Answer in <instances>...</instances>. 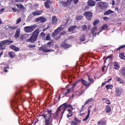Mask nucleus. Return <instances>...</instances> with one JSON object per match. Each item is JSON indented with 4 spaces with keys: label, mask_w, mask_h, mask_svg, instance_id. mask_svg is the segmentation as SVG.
<instances>
[{
    "label": "nucleus",
    "mask_w": 125,
    "mask_h": 125,
    "mask_svg": "<svg viewBox=\"0 0 125 125\" xmlns=\"http://www.w3.org/2000/svg\"><path fill=\"white\" fill-rule=\"evenodd\" d=\"M52 111L51 110H48L47 114L43 115L44 118L45 120V125H52V124H50L52 122V119L51 117L52 115L54 114L52 113ZM56 113V112L55 114H56V116H57L58 115H57Z\"/></svg>",
    "instance_id": "1"
},
{
    "label": "nucleus",
    "mask_w": 125,
    "mask_h": 125,
    "mask_svg": "<svg viewBox=\"0 0 125 125\" xmlns=\"http://www.w3.org/2000/svg\"><path fill=\"white\" fill-rule=\"evenodd\" d=\"M68 107H70L72 109V110H73V107L71 105H68L67 103H65L61 105L58 107L56 111V114L57 115H58L59 113L61 112L62 114V117L63 114L66 110V108Z\"/></svg>",
    "instance_id": "2"
},
{
    "label": "nucleus",
    "mask_w": 125,
    "mask_h": 125,
    "mask_svg": "<svg viewBox=\"0 0 125 125\" xmlns=\"http://www.w3.org/2000/svg\"><path fill=\"white\" fill-rule=\"evenodd\" d=\"M39 31L38 29L35 30L33 32L32 35L27 40V42H29L33 43L35 42L36 41L39 33Z\"/></svg>",
    "instance_id": "3"
},
{
    "label": "nucleus",
    "mask_w": 125,
    "mask_h": 125,
    "mask_svg": "<svg viewBox=\"0 0 125 125\" xmlns=\"http://www.w3.org/2000/svg\"><path fill=\"white\" fill-rule=\"evenodd\" d=\"M13 42V41H10L9 39L6 40L1 42H0V49H4L6 45H10Z\"/></svg>",
    "instance_id": "4"
},
{
    "label": "nucleus",
    "mask_w": 125,
    "mask_h": 125,
    "mask_svg": "<svg viewBox=\"0 0 125 125\" xmlns=\"http://www.w3.org/2000/svg\"><path fill=\"white\" fill-rule=\"evenodd\" d=\"M37 25L34 24L33 25L26 26L24 28V31L27 33H30L36 27Z\"/></svg>",
    "instance_id": "5"
},
{
    "label": "nucleus",
    "mask_w": 125,
    "mask_h": 125,
    "mask_svg": "<svg viewBox=\"0 0 125 125\" xmlns=\"http://www.w3.org/2000/svg\"><path fill=\"white\" fill-rule=\"evenodd\" d=\"M16 95H19V98L18 99L16 98L15 100L13 101L11 103V105L12 107H14L16 109H18V104H16V103L17 102H19V101L20 99H21V98L20 96V94H19L16 93Z\"/></svg>",
    "instance_id": "6"
},
{
    "label": "nucleus",
    "mask_w": 125,
    "mask_h": 125,
    "mask_svg": "<svg viewBox=\"0 0 125 125\" xmlns=\"http://www.w3.org/2000/svg\"><path fill=\"white\" fill-rule=\"evenodd\" d=\"M84 15L88 20H90L92 19V14L91 12L89 11L85 12L84 13Z\"/></svg>",
    "instance_id": "7"
},
{
    "label": "nucleus",
    "mask_w": 125,
    "mask_h": 125,
    "mask_svg": "<svg viewBox=\"0 0 125 125\" xmlns=\"http://www.w3.org/2000/svg\"><path fill=\"white\" fill-rule=\"evenodd\" d=\"M46 20V18L44 17L41 16L36 18L35 21L37 22L40 21L42 23L45 22Z\"/></svg>",
    "instance_id": "8"
},
{
    "label": "nucleus",
    "mask_w": 125,
    "mask_h": 125,
    "mask_svg": "<svg viewBox=\"0 0 125 125\" xmlns=\"http://www.w3.org/2000/svg\"><path fill=\"white\" fill-rule=\"evenodd\" d=\"M116 95L118 96H120L122 92V89L120 87H116L115 88Z\"/></svg>",
    "instance_id": "9"
},
{
    "label": "nucleus",
    "mask_w": 125,
    "mask_h": 125,
    "mask_svg": "<svg viewBox=\"0 0 125 125\" xmlns=\"http://www.w3.org/2000/svg\"><path fill=\"white\" fill-rule=\"evenodd\" d=\"M88 80L89 81V83L87 82L86 81L83 80V79L81 80L80 81L82 82L84 85L87 86H88L91 83V80L89 77H88Z\"/></svg>",
    "instance_id": "10"
},
{
    "label": "nucleus",
    "mask_w": 125,
    "mask_h": 125,
    "mask_svg": "<svg viewBox=\"0 0 125 125\" xmlns=\"http://www.w3.org/2000/svg\"><path fill=\"white\" fill-rule=\"evenodd\" d=\"M0 66H1V67H2V68H3L4 69V72H8V70L5 68H8L9 66L8 65L5 64H4V63H3L0 64Z\"/></svg>",
    "instance_id": "11"
},
{
    "label": "nucleus",
    "mask_w": 125,
    "mask_h": 125,
    "mask_svg": "<svg viewBox=\"0 0 125 125\" xmlns=\"http://www.w3.org/2000/svg\"><path fill=\"white\" fill-rule=\"evenodd\" d=\"M88 4L90 6H95L96 4V2L92 0H89L88 1Z\"/></svg>",
    "instance_id": "12"
},
{
    "label": "nucleus",
    "mask_w": 125,
    "mask_h": 125,
    "mask_svg": "<svg viewBox=\"0 0 125 125\" xmlns=\"http://www.w3.org/2000/svg\"><path fill=\"white\" fill-rule=\"evenodd\" d=\"M16 6L17 7L22 11H24L25 10V7L24 6L21 4L20 3L19 4H16Z\"/></svg>",
    "instance_id": "13"
},
{
    "label": "nucleus",
    "mask_w": 125,
    "mask_h": 125,
    "mask_svg": "<svg viewBox=\"0 0 125 125\" xmlns=\"http://www.w3.org/2000/svg\"><path fill=\"white\" fill-rule=\"evenodd\" d=\"M73 0H67L66 2H62V3L63 5L67 7L71 3V2Z\"/></svg>",
    "instance_id": "14"
},
{
    "label": "nucleus",
    "mask_w": 125,
    "mask_h": 125,
    "mask_svg": "<svg viewBox=\"0 0 125 125\" xmlns=\"http://www.w3.org/2000/svg\"><path fill=\"white\" fill-rule=\"evenodd\" d=\"M43 12L42 10H37L33 12L32 14L34 16L36 15H39L41 14Z\"/></svg>",
    "instance_id": "15"
},
{
    "label": "nucleus",
    "mask_w": 125,
    "mask_h": 125,
    "mask_svg": "<svg viewBox=\"0 0 125 125\" xmlns=\"http://www.w3.org/2000/svg\"><path fill=\"white\" fill-rule=\"evenodd\" d=\"M97 30L96 26H94V27L92 29L91 31L93 35V36H94V37H95L96 35V34L97 33H95L94 32L97 31Z\"/></svg>",
    "instance_id": "16"
},
{
    "label": "nucleus",
    "mask_w": 125,
    "mask_h": 125,
    "mask_svg": "<svg viewBox=\"0 0 125 125\" xmlns=\"http://www.w3.org/2000/svg\"><path fill=\"white\" fill-rule=\"evenodd\" d=\"M10 47L11 49L13 50L16 52L20 50V49L19 47H16L14 45H10Z\"/></svg>",
    "instance_id": "17"
},
{
    "label": "nucleus",
    "mask_w": 125,
    "mask_h": 125,
    "mask_svg": "<svg viewBox=\"0 0 125 125\" xmlns=\"http://www.w3.org/2000/svg\"><path fill=\"white\" fill-rule=\"evenodd\" d=\"M44 45L42 47H40L39 48V50H42L44 52H48L51 51L50 50H49L46 49H45L43 47Z\"/></svg>",
    "instance_id": "18"
},
{
    "label": "nucleus",
    "mask_w": 125,
    "mask_h": 125,
    "mask_svg": "<svg viewBox=\"0 0 125 125\" xmlns=\"http://www.w3.org/2000/svg\"><path fill=\"white\" fill-rule=\"evenodd\" d=\"M29 36V34L27 33L22 34L21 35L20 37V39L22 40H23Z\"/></svg>",
    "instance_id": "19"
},
{
    "label": "nucleus",
    "mask_w": 125,
    "mask_h": 125,
    "mask_svg": "<svg viewBox=\"0 0 125 125\" xmlns=\"http://www.w3.org/2000/svg\"><path fill=\"white\" fill-rule=\"evenodd\" d=\"M8 54L11 58H13L16 55L15 52H9Z\"/></svg>",
    "instance_id": "20"
},
{
    "label": "nucleus",
    "mask_w": 125,
    "mask_h": 125,
    "mask_svg": "<svg viewBox=\"0 0 125 125\" xmlns=\"http://www.w3.org/2000/svg\"><path fill=\"white\" fill-rule=\"evenodd\" d=\"M20 34V29H18L16 31L15 34L14 35V37L16 38H17L19 36Z\"/></svg>",
    "instance_id": "21"
},
{
    "label": "nucleus",
    "mask_w": 125,
    "mask_h": 125,
    "mask_svg": "<svg viewBox=\"0 0 125 125\" xmlns=\"http://www.w3.org/2000/svg\"><path fill=\"white\" fill-rule=\"evenodd\" d=\"M57 20L56 17L54 16L52 17V23L53 24H56L57 22Z\"/></svg>",
    "instance_id": "22"
},
{
    "label": "nucleus",
    "mask_w": 125,
    "mask_h": 125,
    "mask_svg": "<svg viewBox=\"0 0 125 125\" xmlns=\"http://www.w3.org/2000/svg\"><path fill=\"white\" fill-rule=\"evenodd\" d=\"M61 46L64 48H68L71 46L69 44L64 43H62Z\"/></svg>",
    "instance_id": "23"
},
{
    "label": "nucleus",
    "mask_w": 125,
    "mask_h": 125,
    "mask_svg": "<svg viewBox=\"0 0 125 125\" xmlns=\"http://www.w3.org/2000/svg\"><path fill=\"white\" fill-rule=\"evenodd\" d=\"M116 80L120 83L123 84L124 83V81L121 78L117 77L116 78Z\"/></svg>",
    "instance_id": "24"
},
{
    "label": "nucleus",
    "mask_w": 125,
    "mask_h": 125,
    "mask_svg": "<svg viewBox=\"0 0 125 125\" xmlns=\"http://www.w3.org/2000/svg\"><path fill=\"white\" fill-rule=\"evenodd\" d=\"M50 1V0H47L45 2V5L46 7L47 8H50L49 3Z\"/></svg>",
    "instance_id": "25"
},
{
    "label": "nucleus",
    "mask_w": 125,
    "mask_h": 125,
    "mask_svg": "<svg viewBox=\"0 0 125 125\" xmlns=\"http://www.w3.org/2000/svg\"><path fill=\"white\" fill-rule=\"evenodd\" d=\"M104 3L102 2H100L99 3L98 6L99 8L101 9H104L103 6Z\"/></svg>",
    "instance_id": "26"
},
{
    "label": "nucleus",
    "mask_w": 125,
    "mask_h": 125,
    "mask_svg": "<svg viewBox=\"0 0 125 125\" xmlns=\"http://www.w3.org/2000/svg\"><path fill=\"white\" fill-rule=\"evenodd\" d=\"M124 53L123 52L121 53H120L119 56L120 58L122 59L125 60V56L124 55Z\"/></svg>",
    "instance_id": "27"
},
{
    "label": "nucleus",
    "mask_w": 125,
    "mask_h": 125,
    "mask_svg": "<svg viewBox=\"0 0 125 125\" xmlns=\"http://www.w3.org/2000/svg\"><path fill=\"white\" fill-rule=\"evenodd\" d=\"M76 26H71L68 29V31H72L74 29L76 28Z\"/></svg>",
    "instance_id": "28"
},
{
    "label": "nucleus",
    "mask_w": 125,
    "mask_h": 125,
    "mask_svg": "<svg viewBox=\"0 0 125 125\" xmlns=\"http://www.w3.org/2000/svg\"><path fill=\"white\" fill-rule=\"evenodd\" d=\"M114 68L115 69H117L119 68V67L118 65V64L116 62H115L114 63Z\"/></svg>",
    "instance_id": "29"
},
{
    "label": "nucleus",
    "mask_w": 125,
    "mask_h": 125,
    "mask_svg": "<svg viewBox=\"0 0 125 125\" xmlns=\"http://www.w3.org/2000/svg\"><path fill=\"white\" fill-rule=\"evenodd\" d=\"M114 12L111 10H109L104 12V14L105 15H108L110 14L114 13Z\"/></svg>",
    "instance_id": "30"
},
{
    "label": "nucleus",
    "mask_w": 125,
    "mask_h": 125,
    "mask_svg": "<svg viewBox=\"0 0 125 125\" xmlns=\"http://www.w3.org/2000/svg\"><path fill=\"white\" fill-rule=\"evenodd\" d=\"M72 110H71V109H68L67 110V111H68L69 112V114L67 115V117L68 118L69 117L73 115V114L71 113L72 112Z\"/></svg>",
    "instance_id": "31"
},
{
    "label": "nucleus",
    "mask_w": 125,
    "mask_h": 125,
    "mask_svg": "<svg viewBox=\"0 0 125 125\" xmlns=\"http://www.w3.org/2000/svg\"><path fill=\"white\" fill-rule=\"evenodd\" d=\"M93 99H92V98H90L89 99H88L85 102V103L84 104V105L83 106V107L86 104H87L89 102H91L92 100H93Z\"/></svg>",
    "instance_id": "32"
},
{
    "label": "nucleus",
    "mask_w": 125,
    "mask_h": 125,
    "mask_svg": "<svg viewBox=\"0 0 125 125\" xmlns=\"http://www.w3.org/2000/svg\"><path fill=\"white\" fill-rule=\"evenodd\" d=\"M98 125H104L105 124V122L104 121L101 120L98 122Z\"/></svg>",
    "instance_id": "33"
},
{
    "label": "nucleus",
    "mask_w": 125,
    "mask_h": 125,
    "mask_svg": "<svg viewBox=\"0 0 125 125\" xmlns=\"http://www.w3.org/2000/svg\"><path fill=\"white\" fill-rule=\"evenodd\" d=\"M111 110L110 107L109 106H108L106 108V112L107 113L110 112Z\"/></svg>",
    "instance_id": "34"
},
{
    "label": "nucleus",
    "mask_w": 125,
    "mask_h": 125,
    "mask_svg": "<svg viewBox=\"0 0 125 125\" xmlns=\"http://www.w3.org/2000/svg\"><path fill=\"white\" fill-rule=\"evenodd\" d=\"M105 87L108 89H111L113 88V86L111 84H108Z\"/></svg>",
    "instance_id": "35"
},
{
    "label": "nucleus",
    "mask_w": 125,
    "mask_h": 125,
    "mask_svg": "<svg viewBox=\"0 0 125 125\" xmlns=\"http://www.w3.org/2000/svg\"><path fill=\"white\" fill-rule=\"evenodd\" d=\"M74 121L76 122L77 123V124L78 123H80L81 121V120L78 119L76 117H75L74 118Z\"/></svg>",
    "instance_id": "36"
},
{
    "label": "nucleus",
    "mask_w": 125,
    "mask_h": 125,
    "mask_svg": "<svg viewBox=\"0 0 125 125\" xmlns=\"http://www.w3.org/2000/svg\"><path fill=\"white\" fill-rule=\"evenodd\" d=\"M85 35H83L81 36L80 38V40L82 41H84L85 40Z\"/></svg>",
    "instance_id": "37"
},
{
    "label": "nucleus",
    "mask_w": 125,
    "mask_h": 125,
    "mask_svg": "<svg viewBox=\"0 0 125 125\" xmlns=\"http://www.w3.org/2000/svg\"><path fill=\"white\" fill-rule=\"evenodd\" d=\"M82 28L83 31H87V27L85 25H82Z\"/></svg>",
    "instance_id": "38"
},
{
    "label": "nucleus",
    "mask_w": 125,
    "mask_h": 125,
    "mask_svg": "<svg viewBox=\"0 0 125 125\" xmlns=\"http://www.w3.org/2000/svg\"><path fill=\"white\" fill-rule=\"evenodd\" d=\"M123 75L125 76V67H123L121 69Z\"/></svg>",
    "instance_id": "39"
},
{
    "label": "nucleus",
    "mask_w": 125,
    "mask_h": 125,
    "mask_svg": "<svg viewBox=\"0 0 125 125\" xmlns=\"http://www.w3.org/2000/svg\"><path fill=\"white\" fill-rule=\"evenodd\" d=\"M82 16H78L76 17V19L78 20H80L82 19Z\"/></svg>",
    "instance_id": "40"
},
{
    "label": "nucleus",
    "mask_w": 125,
    "mask_h": 125,
    "mask_svg": "<svg viewBox=\"0 0 125 125\" xmlns=\"http://www.w3.org/2000/svg\"><path fill=\"white\" fill-rule=\"evenodd\" d=\"M107 27V25L106 24H105L103 25L102 26L101 28L103 30H104Z\"/></svg>",
    "instance_id": "41"
},
{
    "label": "nucleus",
    "mask_w": 125,
    "mask_h": 125,
    "mask_svg": "<svg viewBox=\"0 0 125 125\" xmlns=\"http://www.w3.org/2000/svg\"><path fill=\"white\" fill-rule=\"evenodd\" d=\"M99 21L97 20H95L93 22V24L94 25H95L97 24L99 22Z\"/></svg>",
    "instance_id": "42"
},
{
    "label": "nucleus",
    "mask_w": 125,
    "mask_h": 125,
    "mask_svg": "<svg viewBox=\"0 0 125 125\" xmlns=\"http://www.w3.org/2000/svg\"><path fill=\"white\" fill-rule=\"evenodd\" d=\"M104 9L108 7V4L106 3H104L103 6Z\"/></svg>",
    "instance_id": "43"
},
{
    "label": "nucleus",
    "mask_w": 125,
    "mask_h": 125,
    "mask_svg": "<svg viewBox=\"0 0 125 125\" xmlns=\"http://www.w3.org/2000/svg\"><path fill=\"white\" fill-rule=\"evenodd\" d=\"M28 47L31 48H33L35 47V45L34 44H29L28 45Z\"/></svg>",
    "instance_id": "44"
},
{
    "label": "nucleus",
    "mask_w": 125,
    "mask_h": 125,
    "mask_svg": "<svg viewBox=\"0 0 125 125\" xmlns=\"http://www.w3.org/2000/svg\"><path fill=\"white\" fill-rule=\"evenodd\" d=\"M80 81H77L75 83H73V88L76 85V84L78 83Z\"/></svg>",
    "instance_id": "45"
},
{
    "label": "nucleus",
    "mask_w": 125,
    "mask_h": 125,
    "mask_svg": "<svg viewBox=\"0 0 125 125\" xmlns=\"http://www.w3.org/2000/svg\"><path fill=\"white\" fill-rule=\"evenodd\" d=\"M71 124L73 125H77V123L76 122L74 121H72L71 122Z\"/></svg>",
    "instance_id": "46"
},
{
    "label": "nucleus",
    "mask_w": 125,
    "mask_h": 125,
    "mask_svg": "<svg viewBox=\"0 0 125 125\" xmlns=\"http://www.w3.org/2000/svg\"><path fill=\"white\" fill-rule=\"evenodd\" d=\"M70 90L69 89H68L67 90L66 92L65 93V94L66 95H67V94L68 93H70Z\"/></svg>",
    "instance_id": "47"
},
{
    "label": "nucleus",
    "mask_w": 125,
    "mask_h": 125,
    "mask_svg": "<svg viewBox=\"0 0 125 125\" xmlns=\"http://www.w3.org/2000/svg\"><path fill=\"white\" fill-rule=\"evenodd\" d=\"M89 116V115H87L86 116L85 118L83 119V121H85L88 118Z\"/></svg>",
    "instance_id": "48"
},
{
    "label": "nucleus",
    "mask_w": 125,
    "mask_h": 125,
    "mask_svg": "<svg viewBox=\"0 0 125 125\" xmlns=\"http://www.w3.org/2000/svg\"><path fill=\"white\" fill-rule=\"evenodd\" d=\"M55 32H57V34H58L60 32V30H59L57 28L54 31V33Z\"/></svg>",
    "instance_id": "49"
},
{
    "label": "nucleus",
    "mask_w": 125,
    "mask_h": 125,
    "mask_svg": "<svg viewBox=\"0 0 125 125\" xmlns=\"http://www.w3.org/2000/svg\"><path fill=\"white\" fill-rule=\"evenodd\" d=\"M105 102L106 104H110V102L108 100L105 101Z\"/></svg>",
    "instance_id": "50"
},
{
    "label": "nucleus",
    "mask_w": 125,
    "mask_h": 125,
    "mask_svg": "<svg viewBox=\"0 0 125 125\" xmlns=\"http://www.w3.org/2000/svg\"><path fill=\"white\" fill-rule=\"evenodd\" d=\"M15 1L16 2H23L24 1V0H15Z\"/></svg>",
    "instance_id": "51"
},
{
    "label": "nucleus",
    "mask_w": 125,
    "mask_h": 125,
    "mask_svg": "<svg viewBox=\"0 0 125 125\" xmlns=\"http://www.w3.org/2000/svg\"><path fill=\"white\" fill-rule=\"evenodd\" d=\"M50 37L49 36H47L46 37V40H50Z\"/></svg>",
    "instance_id": "52"
},
{
    "label": "nucleus",
    "mask_w": 125,
    "mask_h": 125,
    "mask_svg": "<svg viewBox=\"0 0 125 125\" xmlns=\"http://www.w3.org/2000/svg\"><path fill=\"white\" fill-rule=\"evenodd\" d=\"M21 18H19L17 20V21L16 22V23L17 24L20 22L21 21Z\"/></svg>",
    "instance_id": "53"
},
{
    "label": "nucleus",
    "mask_w": 125,
    "mask_h": 125,
    "mask_svg": "<svg viewBox=\"0 0 125 125\" xmlns=\"http://www.w3.org/2000/svg\"><path fill=\"white\" fill-rule=\"evenodd\" d=\"M11 9L14 12H16L17 11L16 9L15 8H12Z\"/></svg>",
    "instance_id": "54"
},
{
    "label": "nucleus",
    "mask_w": 125,
    "mask_h": 125,
    "mask_svg": "<svg viewBox=\"0 0 125 125\" xmlns=\"http://www.w3.org/2000/svg\"><path fill=\"white\" fill-rule=\"evenodd\" d=\"M69 21H70V20H67L66 21V23H65V25H67V23L68 24H69L71 22H70L69 23H68V22Z\"/></svg>",
    "instance_id": "55"
},
{
    "label": "nucleus",
    "mask_w": 125,
    "mask_h": 125,
    "mask_svg": "<svg viewBox=\"0 0 125 125\" xmlns=\"http://www.w3.org/2000/svg\"><path fill=\"white\" fill-rule=\"evenodd\" d=\"M54 33V31L53 32L52 34V35L53 36H56L57 34V32H55Z\"/></svg>",
    "instance_id": "56"
},
{
    "label": "nucleus",
    "mask_w": 125,
    "mask_h": 125,
    "mask_svg": "<svg viewBox=\"0 0 125 125\" xmlns=\"http://www.w3.org/2000/svg\"><path fill=\"white\" fill-rule=\"evenodd\" d=\"M58 30H60V32L61 30H63V28L62 27H59L58 28Z\"/></svg>",
    "instance_id": "57"
},
{
    "label": "nucleus",
    "mask_w": 125,
    "mask_h": 125,
    "mask_svg": "<svg viewBox=\"0 0 125 125\" xmlns=\"http://www.w3.org/2000/svg\"><path fill=\"white\" fill-rule=\"evenodd\" d=\"M120 46L121 49H122L125 47V45H122Z\"/></svg>",
    "instance_id": "58"
},
{
    "label": "nucleus",
    "mask_w": 125,
    "mask_h": 125,
    "mask_svg": "<svg viewBox=\"0 0 125 125\" xmlns=\"http://www.w3.org/2000/svg\"><path fill=\"white\" fill-rule=\"evenodd\" d=\"M79 0H74L73 1L74 3L75 4L77 3Z\"/></svg>",
    "instance_id": "59"
},
{
    "label": "nucleus",
    "mask_w": 125,
    "mask_h": 125,
    "mask_svg": "<svg viewBox=\"0 0 125 125\" xmlns=\"http://www.w3.org/2000/svg\"><path fill=\"white\" fill-rule=\"evenodd\" d=\"M32 17V14H30L28 18H30V19H31Z\"/></svg>",
    "instance_id": "60"
},
{
    "label": "nucleus",
    "mask_w": 125,
    "mask_h": 125,
    "mask_svg": "<svg viewBox=\"0 0 125 125\" xmlns=\"http://www.w3.org/2000/svg\"><path fill=\"white\" fill-rule=\"evenodd\" d=\"M103 19L104 20H106L108 19V18L107 17H103Z\"/></svg>",
    "instance_id": "61"
},
{
    "label": "nucleus",
    "mask_w": 125,
    "mask_h": 125,
    "mask_svg": "<svg viewBox=\"0 0 125 125\" xmlns=\"http://www.w3.org/2000/svg\"><path fill=\"white\" fill-rule=\"evenodd\" d=\"M41 36H44L45 35V33H44L42 32L41 33Z\"/></svg>",
    "instance_id": "62"
},
{
    "label": "nucleus",
    "mask_w": 125,
    "mask_h": 125,
    "mask_svg": "<svg viewBox=\"0 0 125 125\" xmlns=\"http://www.w3.org/2000/svg\"><path fill=\"white\" fill-rule=\"evenodd\" d=\"M4 10V9H1L0 10V12L1 13H2L3 11Z\"/></svg>",
    "instance_id": "63"
},
{
    "label": "nucleus",
    "mask_w": 125,
    "mask_h": 125,
    "mask_svg": "<svg viewBox=\"0 0 125 125\" xmlns=\"http://www.w3.org/2000/svg\"><path fill=\"white\" fill-rule=\"evenodd\" d=\"M112 4L113 5H115V2L113 0H112Z\"/></svg>",
    "instance_id": "64"
}]
</instances>
